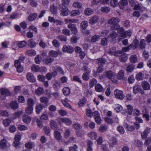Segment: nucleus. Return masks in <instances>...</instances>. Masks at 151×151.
I'll return each instance as SVG.
<instances>
[{"instance_id":"obj_1","label":"nucleus","mask_w":151,"mask_h":151,"mask_svg":"<svg viewBox=\"0 0 151 151\" xmlns=\"http://www.w3.org/2000/svg\"><path fill=\"white\" fill-rule=\"evenodd\" d=\"M120 19L118 18L114 17L109 19L108 21V23L110 25H112L111 27V29L114 30L115 28H117L119 27V23L120 22Z\"/></svg>"},{"instance_id":"obj_2","label":"nucleus","mask_w":151,"mask_h":151,"mask_svg":"<svg viewBox=\"0 0 151 151\" xmlns=\"http://www.w3.org/2000/svg\"><path fill=\"white\" fill-rule=\"evenodd\" d=\"M10 144L8 143L6 140L4 138L0 140V149L6 150L10 147Z\"/></svg>"},{"instance_id":"obj_3","label":"nucleus","mask_w":151,"mask_h":151,"mask_svg":"<svg viewBox=\"0 0 151 151\" xmlns=\"http://www.w3.org/2000/svg\"><path fill=\"white\" fill-rule=\"evenodd\" d=\"M84 72L82 76V78L83 80L88 81L89 79V74L91 72L90 69L86 66H84L82 69Z\"/></svg>"},{"instance_id":"obj_4","label":"nucleus","mask_w":151,"mask_h":151,"mask_svg":"<svg viewBox=\"0 0 151 151\" xmlns=\"http://www.w3.org/2000/svg\"><path fill=\"white\" fill-rule=\"evenodd\" d=\"M114 93L115 97L120 100H122L125 97V95L123 91L119 89H116L114 91Z\"/></svg>"},{"instance_id":"obj_5","label":"nucleus","mask_w":151,"mask_h":151,"mask_svg":"<svg viewBox=\"0 0 151 151\" xmlns=\"http://www.w3.org/2000/svg\"><path fill=\"white\" fill-rule=\"evenodd\" d=\"M116 74L113 73L111 71H108L106 72V76L107 78L110 79L111 81L115 83H117L118 81L116 79L114 78Z\"/></svg>"},{"instance_id":"obj_6","label":"nucleus","mask_w":151,"mask_h":151,"mask_svg":"<svg viewBox=\"0 0 151 151\" xmlns=\"http://www.w3.org/2000/svg\"><path fill=\"white\" fill-rule=\"evenodd\" d=\"M0 91L2 95L0 98L2 100H4L6 99L5 97L4 96H8L11 94V93L9 90L5 88L0 89Z\"/></svg>"},{"instance_id":"obj_7","label":"nucleus","mask_w":151,"mask_h":151,"mask_svg":"<svg viewBox=\"0 0 151 151\" xmlns=\"http://www.w3.org/2000/svg\"><path fill=\"white\" fill-rule=\"evenodd\" d=\"M27 44V42L24 41H17L14 42L13 44L12 47L13 48L15 49L16 46L19 48H22L26 46Z\"/></svg>"},{"instance_id":"obj_8","label":"nucleus","mask_w":151,"mask_h":151,"mask_svg":"<svg viewBox=\"0 0 151 151\" xmlns=\"http://www.w3.org/2000/svg\"><path fill=\"white\" fill-rule=\"evenodd\" d=\"M59 124L61 125L62 123H63L68 126H70L72 124V121L69 118L64 117L60 119L59 121Z\"/></svg>"},{"instance_id":"obj_9","label":"nucleus","mask_w":151,"mask_h":151,"mask_svg":"<svg viewBox=\"0 0 151 151\" xmlns=\"http://www.w3.org/2000/svg\"><path fill=\"white\" fill-rule=\"evenodd\" d=\"M59 9L61 12L60 15L61 16H66L68 15L69 10L68 8L67 7H63L61 9L60 5H59Z\"/></svg>"},{"instance_id":"obj_10","label":"nucleus","mask_w":151,"mask_h":151,"mask_svg":"<svg viewBox=\"0 0 151 151\" xmlns=\"http://www.w3.org/2000/svg\"><path fill=\"white\" fill-rule=\"evenodd\" d=\"M6 106L8 108L11 107L12 109L15 110L18 109L19 104L16 101H12L9 104H6Z\"/></svg>"},{"instance_id":"obj_11","label":"nucleus","mask_w":151,"mask_h":151,"mask_svg":"<svg viewBox=\"0 0 151 151\" xmlns=\"http://www.w3.org/2000/svg\"><path fill=\"white\" fill-rule=\"evenodd\" d=\"M98 63L100 65L98 68V71L99 73H101L103 71L102 65L105 63L106 61L105 59H98Z\"/></svg>"},{"instance_id":"obj_12","label":"nucleus","mask_w":151,"mask_h":151,"mask_svg":"<svg viewBox=\"0 0 151 151\" xmlns=\"http://www.w3.org/2000/svg\"><path fill=\"white\" fill-rule=\"evenodd\" d=\"M62 50L63 52L72 53L74 51V48L70 46H67L64 45L62 48Z\"/></svg>"},{"instance_id":"obj_13","label":"nucleus","mask_w":151,"mask_h":151,"mask_svg":"<svg viewBox=\"0 0 151 151\" xmlns=\"http://www.w3.org/2000/svg\"><path fill=\"white\" fill-rule=\"evenodd\" d=\"M94 116H95V120L96 123L98 124H100L101 119L100 116L99 112L97 111H95L94 112Z\"/></svg>"},{"instance_id":"obj_14","label":"nucleus","mask_w":151,"mask_h":151,"mask_svg":"<svg viewBox=\"0 0 151 151\" xmlns=\"http://www.w3.org/2000/svg\"><path fill=\"white\" fill-rule=\"evenodd\" d=\"M99 20V17L94 15L91 17L89 20V23L91 25H93L97 23Z\"/></svg>"},{"instance_id":"obj_15","label":"nucleus","mask_w":151,"mask_h":151,"mask_svg":"<svg viewBox=\"0 0 151 151\" xmlns=\"http://www.w3.org/2000/svg\"><path fill=\"white\" fill-rule=\"evenodd\" d=\"M141 86L144 90L147 91L150 89V86L149 83L146 81H143L142 82Z\"/></svg>"},{"instance_id":"obj_16","label":"nucleus","mask_w":151,"mask_h":151,"mask_svg":"<svg viewBox=\"0 0 151 151\" xmlns=\"http://www.w3.org/2000/svg\"><path fill=\"white\" fill-rule=\"evenodd\" d=\"M132 32L131 31L128 30L124 32L123 34L121 36V38L118 37V40L119 41H120L122 38H124L127 37H130L131 35Z\"/></svg>"},{"instance_id":"obj_17","label":"nucleus","mask_w":151,"mask_h":151,"mask_svg":"<svg viewBox=\"0 0 151 151\" xmlns=\"http://www.w3.org/2000/svg\"><path fill=\"white\" fill-rule=\"evenodd\" d=\"M68 27L73 34H76L77 33V29L74 24L70 23L68 25Z\"/></svg>"},{"instance_id":"obj_18","label":"nucleus","mask_w":151,"mask_h":151,"mask_svg":"<svg viewBox=\"0 0 151 151\" xmlns=\"http://www.w3.org/2000/svg\"><path fill=\"white\" fill-rule=\"evenodd\" d=\"M24 146L26 148L31 150L35 148V145L34 142L29 141L25 144Z\"/></svg>"},{"instance_id":"obj_19","label":"nucleus","mask_w":151,"mask_h":151,"mask_svg":"<svg viewBox=\"0 0 151 151\" xmlns=\"http://www.w3.org/2000/svg\"><path fill=\"white\" fill-rule=\"evenodd\" d=\"M104 119L106 122L109 124H112L114 123L117 122L118 121V119L117 117L114 120L107 116L105 117Z\"/></svg>"},{"instance_id":"obj_20","label":"nucleus","mask_w":151,"mask_h":151,"mask_svg":"<svg viewBox=\"0 0 151 151\" xmlns=\"http://www.w3.org/2000/svg\"><path fill=\"white\" fill-rule=\"evenodd\" d=\"M81 14V12L79 9L73 10L69 12L70 16L72 17L79 16Z\"/></svg>"},{"instance_id":"obj_21","label":"nucleus","mask_w":151,"mask_h":151,"mask_svg":"<svg viewBox=\"0 0 151 151\" xmlns=\"http://www.w3.org/2000/svg\"><path fill=\"white\" fill-rule=\"evenodd\" d=\"M27 80L31 82H34L36 81V79L33 74L30 73H28L27 75Z\"/></svg>"},{"instance_id":"obj_22","label":"nucleus","mask_w":151,"mask_h":151,"mask_svg":"<svg viewBox=\"0 0 151 151\" xmlns=\"http://www.w3.org/2000/svg\"><path fill=\"white\" fill-rule=\"evenodd\" d=\"M50 11L52 14H56L58 11L57 6L54 4L51 5L50 6Z\"/></svg>"},{"instance_id":"obj_23","label":"nucleus","mask_w":151,"mask_h":151,"mask_svg":"<svg viewBox=\"0 0 151 151\" xmlns=\"http://www.w3.org/2000/svg\"><path fill=\"white\" fill-rule=\"evenodd\" d=\"M93 10L90 8L86 9L84 11V14L86 16H90L93 14Z\"/></svg>"},{"instance_id":"obj_24","label":"nucleus","mask_w":151,"mask_h":151,"mask_svg":"<svg viewBox=\"0 0 151 151\" xmlns=\"http://www.w3.org/2000/svg\"><path fill=\"white\" fill-rule=\"evenodd\" d=\"M119 6L120 9H123L128 4L127 0H121L119 2Z\"/></svg>"},{"instance_id":"obj_25","label":"nucleus","mask_w":151,"mask_h":151,"mask_svg":"<svg viewBox=\"0 0 151 151\" xmlns=\"http://www.w3.org/2000/svg\"><path fill=\"white\" fill-rule=\"evenodd\" d=\"M23 122L26 124H29L31 121V117L27 115H24L22 118Z\"/></svg>"},{"instance_id":"obj_26","label":"nucleus","mask_w":151,"mask_h":151,"mask_svg":"<svg viewBox=\"0 0 151 151\" xmlns=\"http://www.w3.org/2000/svg\"><path fill=\"white\" fill-rule=\"evenodd\" d=\"M88 137L91 139L93 140L95 139L98 137L96 133L94 132H91L88 134Z\"/></svg>"},{"instance_id":"obj_27","label":"nucleus","mask_w":151,"mask_h":151,"mask_svg":"<svg viewBox=\"0 0 151 151\" xmlns=\"http://www.w3.org/2000/svg\"><path fill=\"white\" fill-rule=\"evenodd\" d=\"M119 2L118 0H110L109 4L110 6L112 7H116L119 5Z\"/></svg>"},{"instance_id":"obj_28","label":"nucleus","mask_w":151,"mask_h":151,"mask_svg":"<svg viewBox=\"0 0 151 151\" xmlns=\"http://www.w3.org/2000/svg\"><path fill=\"white\" fill-rule=\"evenodd\" d=\"M150 132V128L148 127L147 128L144 132L141 133V136L142 138L145 139Z\"/></svg>"},{"instance_id":"obj_29","label":"nucleus","mask_w":151,"mask_h":151,"mask_svg":"<svg viewBox=\"0 0 151 151\" xmlns=\"http://www.w3.org/2000/svg\"><path fill=\"white\" fill-rule=\"evenodd\" d=\"M124 72L123 70L119 71L117 74V78L119 80H124Z\"/></svg>"},{"instance_id":"obj_30","label":"nucleus","mask_w":151,"mask_h":151,"mask_svg":"<svg viewBox=\"0 0 151 151\" xmlns=\"http://www.w3.org/2000/svg\"><path fill=\"white\" fill-rule=\"evenodd\" d=\"M33 106H27L25 110V113L28 114H31L33 112Z\"/></svg>"},{"instance_id":"obj_31","label":"nucleus","mask_w":151,"mask_h":151,"mask_svg":"<svg viewBox=\"0 0 151 151\" xmlns=\"http://www.w3.org/2000/svg\"><path fill=\"white\" fill-rule=\"evenodd\" d=\"M87 101L86 99L84 97L81 99L78 102V105L80 107L84 106Z\"/></svg>"},{"instance_id":"obj_32","label":"nucleus","mask_w":151,"mask_h":151,"mask_svg":"<svg viewBox=\"0 0 151 151\" xmlns=\"http://www.w3.org/2000/svg\"><path fill=\"white\" fill-rule=\"evenodd\" d=\"M117 30V31L118 33L120 35V36L119 37L121 38V36L123 34L124 31V29L122 27H121L119 25V27H118L117 28H115V29L114 30Z\"/></svg>"},{"instance_id":"obj_33","label":"nucleus","mask_w":151,"mask_h":151,"mask_svg":"<svg viewBox=\"0 0 151 151\" xmlns=\"http://www.w3.org/2000/svg\"><path fill=\"white\" fill-rule=\"evenodd\" d=\"M57 75V72L54 71L52 72V74L50 73H47L46 76L47 78L49 80H51L52 77L55 76Z\"/></svg>"},{"instance_id":"obj_34","label":"nucleus","mask_w":151,"mask_h":151,"mask_svg":"<svg viewBox=\"0 0 151 151\" xmlns=\"http://www.w3.org/2000/svg\"><path fill=\"white\" fill-rule=\"evenodd\" d=\"M54 60V59L52 58H50L49 57L45 58L43 60V63L47 65L50 64Z\"/></svg>"},{"instance_id":"obj_35","label":"nucleus","mask_w":151,"mask_h":151,"mask_svg":"<svg viewBox=\"0 0 151 151\" xmlns=\"http://www.w3.org/2000/svg\"><path fill=\"white\" fill-rule=\"evenodd\" d=\"M73 6L76 8H81L82 7V3L78 1H74L72 5Z\"/></svg>"},{"instance_id":"obj_36","label":"nucleus","mask_w":151,"mask_h":151,"mask_svg":"<svg viewBox=\"0 0 151 151\" xmlns=\"http://www.w3.org/2000/svg\"><path fill=\"white\" fill-rule=\"evenodd\" d=\"M36 94L38 95H41L44 93V90L41 87H39L35 91Z\"/></svg>"},{"instance_id":"obj_37","label":"nucleus","mask_w":151,"mask_h":151,"mask_svg":"<svg viewBox=\"0 0 151 151\" xmlns=\"http://www.w3.org/2000/svg\"><path fill=\"white\" fill-rule=\"evenodd\" d=\"M40 70V67L38 65L34 64L31 67V70L33 72H39Z\"/></svg>"},{"instance_id":"obj_38","label":"nucleus","mask_w":151,"mask_h":151,"mask_svg":"<svg viewBox=\"0 0 151 151\" xmlns=\"http://www.w3.org/2000/svg\"><path fill=\"white\" fill-rule=\"evenodd\" d=\"M53 70L54 71H56L57 73V72H58L61 74H64L63 70L60 67H53Z\"/></svg>"},{"instance_id":"obj_39","label":"nucleus","mask_w":151,"mask_h":151,"mask_svg":"<svg viewBox=\"0 0 151 151\" xmlns=\"http://www.w3.org/2000/svg\"><path fill=\"white\" fill-rule=\"evenodd\" d=\"M129 60L131 63H134L137 62L138 59L136 55H131Z\"/></svg>"},{"instance_id":"obj_40","label":"nucleus","mask_w":151,"mask_h":151,"mask_svg":"<svg viewBox=\"0 0 151 151\" xmlns=\"http://www.w3.org/2000/svg\"><path fill=\"white\" fill-rule=\"evenodd\" d=\"M95 89L96 91L98 92H101L104 91V89L102 86L99 83L96 85Z\"/></svg>"},{"instance_id":"obj_41","label":"nucleus","mask_w":151,"mask_h":151,"mask_svg":"<svg viewBox=\"0 0 151 151\" xmlns=\"http://www.w3.org/2000/svg\"><path fill=\"white\" fill-rule=\"evenodd\" d=\"M100 10L102 12L108 13L110 11L111 9L108 6H103L101 7Z\"/></svg>"},{"instance_id":"obj_42","label":"nucleus","mask_w":151,"mask_h":151,"mask_svg":"<svg viewBox=\"0 0 151 151\" xmlns=\"http://www.w3.org/2000/svg\"><path fill=\"white\" fill-rule=\"evenodd\" d=\"M144 77V73L142 72H139L136 75V78L137 80L141 81L143 79Z\"/></svg>"},{"instance_id":"obj_43","label":"nucleus","mask_w":151,"mask_h":151,"mask_svg":"<svg viewBox=\"0 0 151 151\" xmlns=\"http://www.w3.org/2000/svg\"><path fill=\"white\" fill-rule=\"evenodd\" d=\"M114 108L117 112H120L123 109L122 106L118 104H115L114 106Z\"/></svg>"},{"instance_id":"obj_44","label":"nucleus","mask_w":151,"mask_h":151,"mask_svg":"<svg viewBox=\"0 0 151 151\" xmlns=\"http://www.w3.org/2000/svg\"><path fill=\"white\" fill-rule=\"evenodd\" d=\"M141 90V86L139 85H136L133 87V92L135 94L137 93Z\"/></svg>"},{"instance_id":"obj_45","label":"nucleus","mask_w":151,"mask_h":151,"mask_svg":"<svg viewBox=\"0 0 151 151\" xmlns=\"http://www.w3.org/2000/svg\"><path fill=\"white\" fill-rule=\"evenodd\" d=\"M37 16V14L35 13L30 14L28 17V19L29 21H32L35 20Z\"/></svg>"},{"instance_id":"obj_46","label":"nucleus","mask_w":151,"mask_h":151,"mask_svg":"<svg viewBox=\"0 0 151 151\" xmlns=\"http://www.w3.org/2000/svg\"><path fill=\"white\" fill-rule=\"evenodd\" d=\"M88 26V22L86 21H82L81 23V27L83 29H85Z\"/></svg>"},{"instance_id":"obj_47","label":"nucleus","mask_w":151,"mask_h":151,"mask_svg":"<svg viewBox=\"0 0 151 151\" xmlns=\"http://www.w3.org/2000/svg\"><path fill=\"white\" fill-rule=\"evenodd\" d=\"M42 106L41 104L37 105L35 106L36 112L38 114H39L40 113L42 110Z\"/></svg>"},{"instance_id":"obj_48","label":"nucleus","mask_w":151,"mask_h":151,"mask_svg":"<svg viewBox=\"0 0 151 151\" xmlns=\"http://www.w3.org/2000/svg\"><path fill=\"white\" fill-rule=\"evenodd\" d=\"M36 44V43L32 39H30L28 42V45L32 48L35 47Z\"/></svg>"},{"instance_id":"obj_49","label":"nucleus","mask_w":151,"mask_h":151,"mask_svg":"<svg viewBox=\"0 0 151 151\" xmlns=\"http://www.w3.org/2000/svg\"><path fill=\"white\" fill-rule=\"evenodd\" d=\"M54 136L55 138L58 140H60L62 138V136L60 133L58 131H54Z\"/></svg>"},{"instance_id":"obj_50","label":"nucleus","mask_w":151,"mask_h":151,"mask_svg":"<svg viewBox=\"0 0 151 151\" xmlns=\"http://www.w3.org/2000/svg\"><path fill=\"white\" fill-rule=\"evenodd\" d=\"M110 147H113L114 145L117 144L116 139L114 137L111 138L110 140Z\"/></svg>"},{"instance_id":"obj_51","label":"nucleus","mask_w":151,"mask_h":151,"mask_svg":"<svg viewBox=\"0 0 151 151\" xmlns=\"http://www.w3.org/2000/svg\"><path fill=\"white\" fill-rule=\"evenodd\" d=\"M0 115L1 116L6 117L9 116V112L6 110H1L0 111Z\"/></svg>"},{"instance_id":"obj_52","label":"nucleus","mask_w":151,"mask_h":151,"mask_svg":"<svg viewBox=\"0 0 151 151\" xmlns=\"http://www.w3.org/2000/svg\"><path fill=\"white\" fill-rule=\"evenodd\" d=\"M70 90L68 87H64L63 89V92L64 95H68L70 93Z\"/></svg>"},{"instance_id":"obj_53","label":"nucleus","mask_w":151,"mask_h":151,"mask_svg":"<svg viewBox=\"0 0 151 151\" xmlns=\"http://www.w3.org/2000/svg\"><path fill=\"white\" fill-rule=\"evenodd\" d=\"M135 66L133 65H129L127 68L126 71L127 73L132 72L134 69Z\"/></svg>"},{"instance_id":"obj_54","label":"nucleus","mask_w":151,"mask_h":151,"mask_svg":"<svg viewBox=\"0 0 151 151\" xmlns=\"http://www.w3.org/2000/svg\"><path fill=\"white\" fill-rule=\"evenodd\" d=\"M35 62L37 64H40L42 60L41 56L39 55H37L35 58Z\"/></svg>"},{"instance_id":"obj_55","label":"nucleus","mask_w":151,"mask_h":151,"mask_svg":"<svg viewBox=\"0 0 151 151\" xmlns=\"http://www.w3.org/2000/svg\"><path fill=\"white\" fill-rule=\"evenodd\" d=\"M118 37L117 33L114 31L111 32L110 34L109 37L112 39L114 40Z\"/></svg>"},{"instance_id":"obj_56","label":"nucleus","mask_w":151,"mask_h":151,"mask_svg":"<svg viewBox=\"0 0 151 151\" xmlns=\"http://www.w3.org/2000/svg\"><path fill=\"white\" fill-rule=\"evenodd\" d=\"M53 87L56 90H57L60 87V83L56 81H55L53 85Z\"/></svg>"},{"instance_id":"obj_57","label":"nucleus","mask_w":151,"mask_h":151,"mask_svg":"<svg viewBox=\"0 0 151 151\" xmlns=\"http://www.w3.org/2000/svg\"><path fill=\"white\" fill-rule=\"evenodd\" d=\"M133 49H135L137 48L138 46V41L137 39H135L134 40L133 43L131 45Z\"/></svg>"},{"instance_id":"obj_58","label":"nucleus","mask_w":151,"mask_h":151,"mask_svg":"<svg viewBox=\"0 0 151 151\" xmlns=\"http://www.w3.org/2000/svg\"><path fill=\"white\" fill-rule=\"evenodd\" d=\"M93 143L91 141H88L87 142V151H93V149L91 147Z\"/></svg>"},{"instance_id":"obj_59","label":"nucleus","mask_w":151,"mask_h":151,"mask_svg":"<svg viewBox=\"0 0 151 151\" xmlns=\"http://www.w3.org/2000/svg\"><path fill=\"white\" fill-rule=\"evenodd\" d=\"M86 113L88 116L91 117L92 116H94V112H93L90 109H86Z\"/></svg>"},{"instance_id":"obj_60","label":"nucleus","mask_w":151,"mask_h":151,"mask_svg":"<svg viewBox=\"0 0 151 151\" xmlns=\"http://www.w3.org/2000/svg\"><path fill=\"white\" fill-rule=\"evenodd\" d=\"M27 54L29 56H35L36 53V51L34 50H31L28 51L26 52Z\"/></svg>"},{"instance_id":"obj_61","label":"nucleus","mask_w":151,"mask_h":151,"mask_svg":"<svg viewBox=\"0 0 151 151\" xmlns=\"http://www.w3.org/2000/svg\"><path fill=\"white\" fill-rule=\"evenodd\" d=\"M127 110L128 114L129 115H131L133 111L132 106L130 105H127Z\"/></svg>"},{"instance_id":"obj_62","label":"nucleus","mask_w":151,"mask_h":151,"mask_svg":"<svg viewBox=\"0 0 151 151\" xmlns=\"http://www.w3.org/2000/svg\"><path fill=\"white\" fill-rule=\"evenodd\" d=\"M100 39V37L99 35H95L92 37L91 41L92 42H95L99 40Z\"/></svg>"},{"instance_id":"obj_63","label":"nucleus","mask_w":151,"mask_h":151,"mask_svg":"<svg viewBox=\"0 0 151 151\" xmlns=\"http://www.w3.org/2000/svg\"><path fill=\"white\" fill-rule=\"evenodd\" d=\"M35 104V102L33 99L30 98H29L27 100V105L28 106H33Z\"/></svg>"},{"instance_id":"obj_64","label":"nucleus","mask_w":151,"mask_h":151,"mask_svg":"<svg viewBox=\"0 0 151 151\" xmlns=\"http://www.w3.org/2000/svg\"><path fill=\"white\" fill-rule=\"evenodd\" d=\"M49 55L50 56H52L54 57H56L58 55V53L54 50H51L49 53Z\"/></svg>"}]
</instances>
